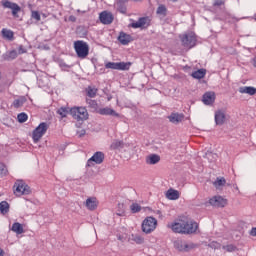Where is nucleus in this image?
Returning a JSON list of instances; mask_svg holds the SVG:
<instances>
[{"label": "nucleus", "mask_w": 256, "mask_h": 256, "mask_svg": "<svg viewBox=\"0 0 256 256\" xmlns=\"http://www.w3.org/2000/svg\"><path fill=\"white\" fill-rule=\"evenodd\" d=\"M239 93H246L247 95H255L256 88L252 86H244L239 88Z\"/></svg>", "instance_id": "nucleus-23"}, {"label": "nucleus", "mask_w": 256, "mask_h": 256, "mask_svg": "<svg viewBox=\"0 0 256 256\" xmlns=\"http://www.w3.org/2000/svg\"><path fill=\"white\" fill-rule=\"evenodd\" d=\"M226 183H227V180H225L224 177H218L216 178V181L213 182V185L217 189H221V187H225Z\"/></svg>", "instance_id": "nucleus-26"}, {"label": "nucleus", "mask_w": 256, "mask_h": 256, "mask_svg": "<svg viewBox=\"0 0 256 256\" xmlns=\"http://www.w3.org/2000/svg\"><path fill=\"white\" fill-rule=\"evenodd\" d=\"M170 1H173V3H177V1H179V0H170Z\"/></svg>", "instance_id": "nucleus-54"}, {"label": "nucleus", "mask_w": 256, "mask_h": 256, "mask_svg": "<svg viewBox=\"0 0 256 256\" xmlns=\"http://www.w3.org/2000/svg\"><path fill=\"white\" fill-rule=\"evenodd\" d=\"M157 229V219L149 216L142 222L143 233L149 234L153 233V230Z\"/></svg>", "instance_id": "nucleus-6"}, {"label": "nucleus", "mask_w": 256, "mask_h": 256, "mask_svg": "<svg viewBox=\"0 0 256 256\" xmlns=\"http://www.w3.org/2000/svg\"><path fill=\"white\" fill-rule=\"evenodd\" d=\"M168 119H169L170 123H174V125H177V124L181 123L183 121V119H185V115L179 114V113H172V114H170V116H168Z\"/></svg>", "instance_id": "nucleus-16"}, {"label": "nucleus", "mask_w": 256, "mask_h": 256, "mask_svg": "<svg viewBox=\"0 0 256 256\" xmlns=\"http://www.w3.org/2000/svg\"><path fill=\"white\" fill-rule=\"evenodd\" d=\"M250 235H252V237H256V227L252 228V230L250 231Z\"/></svg>", "instance_id": "nucleus-49"}, {"label": "nucleus", "mask_w": 256, "mask_h": 256, "mask_svg": "<svg viewBox=\"0 0 256 256\" xmlns=\"http://www.w3.org/2000/svg\"><path fill=\"white\" fill-rule=\"evenodd\" d=\"M31 19H35V21L37 22L41 21V14L39 13V11L32 10Z\"/></svg>", "instance_id": "nucleus-38"}, {"label": "nucleus", "mask_w": 256, "mask_h": 256, "mask_svg": "<svg viewBox=\"0 0 256 256\" xmlns=\"http://www.w3.org/2000/svg\"><path fill=\"white\" fill-rule=\"evenodd\" d=\"M180 195H179V191L174 190L172 188H170L167 192H166V198L170 199V201H177V199H179Z\"/></svg>", "instance_id": "nucleus-20"}, {"label": "nucleus", "mask_w": 256, "mask_h": 256, "mask_svg": "<svg viewBox=\"0 0 256 256\" xmlns=\"http://www.w3.org/2000/svg\"><path fill=\"white\" fill-rule=\"evenodd\" d=\"M132 239L133 241H135V243H138V245H141L142 243H144L145 239L143 238V236L136 234V235H132Z\"/></svg>", "instance_id": "nucleus-37"}, {"label": "nucleus", "mask_w": 256, "mask_h": 256, "mask_svg": "<svg viewBox=\"0 0 256 256\" xmlns=\"http://www.w3.org/2000/svg\"><path fill=\"white\" fill-rule=\"evenodd\" d=\"M253 67L256 68V56L253 58Z\"/></svg>", "instance_id": "nucleus-52"}, {"label": "nucleus", "mask_w": 256, "mask_h": 256, "mask_svg": "<svg viewBox=\"0 0 256 256\" xmlns=\"http://www.w3.org/2000/svg\"><path fill=\"white\" fill-rule=\"evenodd\" d=\"M26 102H27V98L20 97V98L14 100L13 106L15 107V109H19V107H23V104H25Z\"/></svg>", "instance_id": "nucleus-30"}, {"label": "nucleus", "mask_w": 256, "mask_h": 256, "mask_svg": "<svg viewBox=\"0 0 256 256\" xmlns=\"http://www.w3.org/2000/svg\"><path fill=\"white\" fill-rule=\"evenodd\" d=\"M97 113H99V115H110L111 117H119V113L109 107L99 108L97 110Z\"/></svg>", "instance_id": "nucleus-17"}, {"label": "nucleus", "mask_w": 256, "mask_h": 256, "mask_svg": "<svg viewBox=\"0 0 256 256\" xmlns=\"http://www.w3.org/2000/svg\"><path fill=\"white\" fill-rule=\"evenodd\" d=\"M209 203L212 207H225L227 205V199L221 196H214L209 200Z\"/></svg>", "instance_id": "nucleus-12"}, {"label": "nucleus", "mask_w": 256, "mask_h": 256, "mask_svg": "<svg viewBox=\"0 0 256 256\" xmlns=\"http://www.w3.org/2000/svg\"><path fill=\"white\" fill-rule=\"evenodd\" d=\"M220 245H221L220 243L212 242V243L210 244V247H212V248H214V249H219Z\"/></svg>", "instance_id": "nucleus-47"}, {"label": "nucleus", "mask_w": 256, "mask_h": 256, "mask_svg": "<svg viewBox=\"0 0 256 256\" xmlns=\"http://www.w3.org/2000/svg\"><path fill=\"white\" fill-rule=\"evenodd\" d=\"M5 61H13V59H17V52L16 50L8 51L4 54Z\"/></svg>", "instance_id": "nucleus-27"}, {"label": "nucleus", "mask_w": 256, "mask_h": 256, "mask_svg": "<svg viewBox=\"0 0 256 256\" xmlns=\"http://www.w3.org/2000/svg\"><path fill=\"white\" fill-rule=\"evenodd\" d=\"M68 21L75 23V21H77V17H75L74 15H71V16H69Z\"/></svg>", "instance_id": "nucleus-48"}, {"label": "nucleus", "mask_w": 256, "mask_h": 256, "mask_svg": "<svg viewBox=\"0 0 256 256\" xmlns=\"http://www.w3.org/2000/svg\"><path fill=\"white\" fill-rule=\"evenodd\" d=\"M156 15H158L160 19H165V16L167 15V6L160 4L156 10Z\"/></svg>", "instance_id": "nucleus-22"}, {"label": "nucleus", "mask_w": 256, "mask_h": 256, "mask_svg": "<svg viewBox=\"0 0 256 256\" xmlns=\"http://www.w3.org/2000/svg\"><path fill=\"white\" fill-rule=\"evenodd\" d=\"M0 175H7V166L0 164Z\"/></svg>", "instance_id": "nucleus-44"}, {"label": "nucleus", "mask_w": 256, "mask_h": 256, "mask_svg": "<svg viewBox=\"0 0 256 256\" xmlns=\"http://www.w3.org/2000/svg\"><path fill=\"white\" fill-rule=\"evenodd\" d=\"M17 119H18L19 123H25V121H27V119H29V117L27 116L26 113L22 112V113L18 114Z\"/></svg>", "instance_id": "nucleus-39"}, {"label": "nucleus", "mask_w": 256, "mask_h": 256, "mask_svg": "<svg viewBox=\"0 0 256 256\" xmlns=\"http://www.w3.org/2000/svg\"><path fill=\"white\" fill-rule=\"evenodd\" d=\"M222 249H224V251H227L228 253H233L237 251V246L233 244H229V245L222 246Z\"/></svg>", "instance_id": "nucleus-35"}, {"label": "nucleus", "mask_w": 256, "mask_h": 256, "mask_svg": "<svg viewBox=\"0 0 256 256\" xmlns=\"http://www.w3.org/2000/svg\"><path fill=\"white\" fill-rule=\"evenodd\" d=\"M87 105H89L90 109H93L94 111H97V101L91 100V99H86Z\"/></svg>", "instance_id": "nucleus-36"}, {"label": "nucleus", "mask_w": 256, "mask_h": 256, "mask_svg": "<svg viewBox=\"0 0 256 256\" xmlns=\"http://www.w3.org/2000/svg\"><path fill=\"white\" fill-rule=\"evenodd\" d=\"M105 161V154L103 152H96L94 155L88 159L86 167H95V165H101Z\"/></svg>", "instance_id": "nucleus-8"}, {"label": "nucleus", "mask_w": 256, "mask_h": 256, "mask_svg": "<svg viewBox=\"0 0 256 256\" xmlns=\"http://www.w3.org/2000/svg\"><path fill=\"white\" fill-rule=\"evenodd\" d=\"M221 5H224V2L222 0H216L214 2V7H221Z\"/></svg>", "instance_id": "nucleus-46"}, {"label": "nucleus", "mask_w": 256, "mask_h": 256, "mask_svg": "<svg viewBox=\"0 0 256 256\" xmlns=\"http://www.w3.org/2000/svg\"><path fill=\"white\" fill-rule=\"evenodd\" d=\"M14 193L18 197H21V195H29V193H31V188L29 185L25 184V182L17 181L14 184Z\"/></svg>", "instance_id": "nucleus-7"}, {"label": "nucleus", "mask_w": 256, "mask_h": 256, "mask_svg": "<svg viewBox=\"0 0 256 256\" xmlns=\"http://www.w3.org/2000/svg\"><path fill=\"white\" fill-rule=\"evenodd\" d=\"M5 255V251H3V249L0 248V256H4Z\"/></svg>", "instance_id": "nucleus-53"}, {"label": "nucleus", "mask_w": 256, "mask_h": 256, "mask_svg": "<svg viewBox=\"0 0 256 256\" xmlns=\"http://www.w3.org/2000/svg\"><path fill=\"white\" fill-rule=\"evenodd\" d=\"M57 113L58 115H61L62 118L67 117V115L71 113V109L69 110V108L61 107L60 109L57 110Z\"/></svg>", "instance_id": "nucleus-34"}, {"label": "nucleus", "mask_w": 256, "mask_h": 256, "mask_svg": "<svg viewBox=\"0 0 256 256\" xmlns=\"http://www.w3.org/2000/svg\"><path fill=\"white\" fill-rule=\"evenodd\" d=\"M131 62H117V71H129Z\"/></svg>", "instance_id": "nucleus-25"}, {"label": "nucleus", "mask_w": 256, "mask_h": 256, "mask_svg": "<svg viewBox=\"0 0 256 256\" xmlns=\"http://www.w3.org/2000/svg\"><path fill=\"white\" fill-rule=\"evenodd\" d=\"M215 92H206L203 97H202V102L204 103V105H213V103H215Z\"/></svg>", "instance_id": "nucleus-14"}, {"label": "nucleus", "mask_w": 256, "mask_h": 256, "mask_svg": "<svg viewBox=\"0 0 256 256\" xmlns=\"http://www.w3.org/2000/svg\"><path fill=\"white\" fill-rule=\"evenodd\" d=\"M47 129H49V125L46 122H42L39 126L33 131L32 139L34 143H39V140L47 133Z\"/></svg>", "instance_id": "nucleus-4"}, {"label": "nucleus", "mask_w": 256, "mask_h": 256, "mask_svg": "<svg viewBox=\"0 0 256 256\" xmlns=\"http://www.w3.org/2000/svg\"><path fill=\"white\" fill-rule=\"evenodd\" d=\"M159 161H161V157L157 154H150L146 158V163L148 165H157V163H159Z\"/></svg>", "instance_id": "nucleus-21"}, {"label": "nucleus", "mask_w": 256, "mask_h": 256, "mask_svg": "<svg viewBox=\"0 0 256 256\" xmlns=\"http://www.w3.org/2000/svg\"><path fill=\"white\" fill-rule=\"evenodd\" d=\"M2 5L5 9H11L13 17H19V13H21V6L17 3H13L11 1H4Z\"/></svg>", "instance_id": "nucleus-10"}, {"label": "nucleus", "mask_w": 256, "mask_h": 256, "mask_svg": "<svg viewBox=\"0 0 256 256\" xmlns=\"http://www.w3.org/2000/svg\"><path fill=\"white\" fill-rule=\"evenodd\" d=\"M125 147V143L121 140H115L111 144V149H123Z\"/></svg>", "instance_id": "nucleus-32"}, {"label": "nucleus", "mask_w": 256, "mask_h": 256, "mask_svg": "<svg viewBox=\"0 0 256 256\" xmlns=\"http://www.w3.org/2000/svg\"><path fill=\"white\" fill-rule=\"evenodd\" d=\"M207 74V70L205 69H199L197 71H194L192 73V77L194 79H203V77H205V75Z\"/></svg>", "instance_id": "nucleus-28"}, {"label": "nucleus", "mask_w": 256, "mask_h": 256, "mask_svg": "<svg viewBox=\"0 0 256 256\" xmlns=\"http://www.w3.org/2000/svg\"><path fill=\"white\" fill-rule=\"evenodd\" d=\"M130 209H131L132 213H139V211H141V206L137 203H133L130 206Z\"/></svg>", "instance_id": "nucleus-41"}, {"label": "nucleus", "mask_w": 256, "mask_h": 256, "mask_svg": "<svg viewBox=\"0 0 256 256\" xmlns=\"http://www.w3.org/2000/svg\"><path fill=\"white\" fill-rule=\"evenodd\" d=\"M174 247L178 251H190V249H193V244H187L185 241L177 240L174 242Z\"/></svg>", "instance_id": "nucleus-13"}, {"label": "nucleus", "mask_w": 256, "mask_h": 256, "mask_svg": "<svg viewBox=\"0 0 256 256\" xmlns=\"http://www.w3.org/2000/svg\"><path fill=\"white\" fill-rule=\"evenodd\" d=\"M86 93H87V96L90 97L91 99H93L94 97L97 96V88H93L91 86H88L86 88Z\"/></svg>", "instance_id": "nucleus-31"}, {"label": "nucleus", "mask_w": 256, "mask_h": 256, "mask_svg": "<svg viewBox=\"0 0 256 256\" xmlns=\"http://www.w3.org/2000/svg\"><path fill=\"white\" fill-rule=\"evenodd\" d=\"M19 53L21 54V53H25V49H23V46H20L19 47Z\"/></svg>", "instance_id": "nucleus-51"}, {"label": "nucleus", "mask_w": 256, "mask_h": 256, "mask_svg": "<svg viewBox=\"0 0 256 256\" xmlns=\"http://www.w3.org/2000/svg\"><path fill=\"white\" fill-rule=\"evenodd\" d=\"M118 41L121 43V45H129L131 41H133V38L131 35L121 32L118 37Z\"/></svg>", "instance_id": "nucleus-18"}, {"label": "nucleus", "mask_w": 256, "mask_h": 256, "mask_svg": "<svg viewBox=\"0 0 256 256\" xmlns=\"http://www.w3.org/2000/svg\"><path fill=\"white\" fill-rule=\"evenodd\" d=\"M224 21H226V23H235L237 19L234 16H231V14H225Z\"/></svg>", "instance_id": "nucleus-40"}, {"label": "nucleus", "mask_w": 256, "mask_h": 256, "mask_svg": "<svg viewBox=\"0 0 256 256\" xmlns=\"http://www.w3.org/2000/svg\"><path fill=\"white\" fill-rule=\"evenodd\" d=\"M117 5H118V11H120V13H127V8L122 6L123 4L117 3Z\"/></svg>", "instance_id": "nucleus-45"}, {"label": "nucleus", "mask_w": 256, "mask_h": 256, "mask_svg": "<svg viewBox=\"0 0 256 256\" xmlns=\"http://www.w3.org/2000/svg\"><path fill=\"white\" fill-rule=\"evenodd\" d=\"M11 231L16 233L17 235H22V233H25V230L23 229V225L19 222H16L12 225Z\"/></svg>", "instance_id": "nucleus-24"}, {"label": "nucleus", "mask_w": 256, "mask_h": 256, "mask_svg": "<svg viewBox=\"0 0 256 256\" xmlns=\"http://www.w3.org/2000/svg\"><path fill=\"white\" fill-rule=\"evenodd\" d=\"M124 205L123 204H118V212H116V215H118V217H123V215H125V209H124Z\"/></svg>", "instance_id": "nucleus-42"}, {"label": "nucleus", "mask_w": 256, "mask_h": 256, "mask_svg": "<svg viewBox=\"0 0 256 256\" xmlns=\"http://www.w3.org/2000/svg\"><path fill=\"white\" fill-rule=\"evenodd\" d=\"M2 35L4 39H9L11 41L13 39V31L8 29H2Z\"/></svg>", "instance_id": "nucleus-33"}, {"label": "nucleus", "mask_w": 256, "mask_h": 256, "mask_svg": "<svg viewBox=\"0 0 256 256\" xmlns=\"http://www.w3.org/2000/svg\"><path fill=\"white\" fill-rule=\"evenodd\" d=\"M168 227L174 233H182L183 235H193L199 230V224L195 220H179L176 223L169 224Z\"/></svg>", "instance_id": "nucleus-1"}, {"label": "nucleus", "mask_w": 256, "mask_h": 256, "mask_svg": "<svg viewBox=\"0 0 256 256\" xmlns=\"http://www.w3.org/2000/svg\"><path fill=\"white\" fill-rule=\"evenodd\" d=\"M151 25V18L149 17H141L138 21L133 22L131 27L133 29H147Z\"/></svg>", "instance_id": "nucleus-9"}, {"label": "nucleus", "mask_w": 256, "mask_h": 256, "mask_svg": "<svg viewBox=\"0 0 256 256\" xmlns=\"http://www.w3.org/2000/svg\"><path fill=\"white\" fill-rule=\"evenodd\" d=\"M74 49L79 59H86V57L89 55V44L83 40L75 41Z\"/></svg>", "instance_id": "nucleus-2"}, {"label": "nucleus", "mask_w": 256, "mask_h": 256, "mask_svg": "<svg viewBox=\"0 0 256 256\" xmlns=\"http://www.w3.org/2000/svg\"><path fill=\"white\" fill-rule=\"evenodd\" d=\"M226 119H227V116L225 115V111L217 110L215 112V123H216V125H224Z\"/></svg>", "instance_id": "nucleus-15"}, {"label": "nucleus", "mask_w": 256, "mask_h": 256, "mask_svg": "<svg viewBox=\"0 0 256 256\" xmlns=\"http://www.w3.org/2000/svg\"><path fill=\"white\" fill-rule=\"evenodd\" d=\"M99 19H100V23H103V25H111L115 17L113 16V13L108 11H103L100 13Z\"/></svg>", "instance_id": "nucleus-11"}, {"label": "nucleus", "mask_w": 256, "mask_h": 256, "mask_svg": "<svg viewBox=\"0 0 256 256\" xmlns=\"http://www.w3.org/2000/svg\"><path fill=\"white\" fill-rule=\"evenodd\" d=\"M129 0H119L118 5H123L124 3H128Z\"/></svg>", "instance_id": "nucleus-50"}, {"label": "nucleus", "mask_w": 256, "mask_h": 256, "mask_svg": "<svg viewBox=\"0 0 256 256\" xmlns=\"http://www.w3.org/2000/svg\"><path fill=\"white\" fill-rule=\"evenodd\" d=\"M9 202L7 201H2L0 202V212L2 215H7V213H9Z\"/></svg>", "instance_id": "nucleus-29"}, {"label": "nucleus", "mask_w": 256, "mask_h": 256, "mask_svg": "<svg viewBox=\"0 0 256 256\" xmlns=\"http://www.w3.org/2000/svg\"><path fill=\"white\" fill-rule=\"evenodd\" d=\"M133 1H135L136 3H139V1H141V0H133Z\"/></svg>", "instance_id": "nucleus-55"}, {"label": "nucleus", "mask_w": 256, "mask_h": 256, "mask_svg": "<svg viewBox=\"0 0 256 256\" xmlns=\"http://www.w3.org/2000/svg\"><path fill=\"white\" fill-rule=\"evenodd\" d=\"M182 45L186 49H193L195 45H197V36H195L193 33L184 34L180 36Z\"/></svg>", "instance_id": "nucleus-5"}, {"label": "nucleus", "mask_w": 256, "mask_h": 256, "mask_svg": "<svg viewBox=\"0 0 256 256\" xmlns=\"http://www.w3.org/2000/svg\"><path fill=\"white\" fill-rule=\"evenodd\" d=\"M97 205V198L95 197H90L86 200V207L89 211H95V209H97Z\"/></svg>", "instance_id": "nucleus-19"}, {"label": "nucleus", "mask_w": 256, "mask_h": 256, "mask_svg": "<svg viewBox=\"0 0 256 256\" xmlns=\"http://www.w3.org/2000/svg\"><path fill=\"white\" fill-rule=\"evenodd\" d=\"M70 115L76 121H85L89 117V113L85 107H73L70 109Z\"/></svg>", "instance_id": "nucleus-3"}, {"label": "nucleus", "mask_w": 256, "mask_h": 256, "mask_svg": "<svg viewBox=\"0 0 256 256\" xmlns=\"http://www.w3.org/2000/svg\"><path fill=\"white\" fill-rule=\"evenodd\" d=\"M105 68L117 70V62H107Z\"/></svg>", "instance_id": "nucleus-43"}]
</instances>
